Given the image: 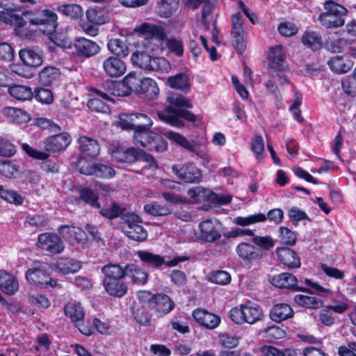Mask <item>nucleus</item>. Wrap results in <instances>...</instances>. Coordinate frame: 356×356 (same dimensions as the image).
Returning a JSON list of instances; mask_svg holds the SVG:
<instances>
[{
	"mask_svg": "<svg viewBox=\"0 0 356 356\" xmlns=\"http://www.w3.org/2000/svg\"><path fill=\"white\" fill-rule=\"evenodd\" d=\"M135 132L133 140L136 145H140L148 151L163 152L168 148V143L160 135L149 131L152 120L143 113H134Z\"/></svg>",
	"mask_w": 356,
	"mask_h": 356,
	"instance_id": "nucleus-1",
	"label": "nucleus"
},
{
	"mask_svg": "<svg viewBox=\"0 0 356 356\" xmlns=\"http://www.w3.org/2000/svg\"><path fill=\"white\" fill-rule=\"evenodd\" d=\"M166 99L170 106H165L163 110L157 111V115L162 122L172 127H183L184 123L181 119L192 122L196 121V115L192 112L172 106L191 108L192 104L189 99L181 94L174 92L168 94Z\"/></svg>",
	"mask_w": 356,
	"mask_h": 356,
	"instance_id": "nucleus-2",
	"label": "nucleus"
},
{
	"mask_svg": "<svg viewBox=\"0 0 356 356\" xmlns=\"http://www.w3.org/2000/svg\"><path fill=\"white\" fill-rule=\"evenodd\" d=\"M305 284L309 287L304 288L298 284L297 278L291 273H283L272 277V284L276 287L281 289H291L296 291H307L312 293L322 295L330 292L328 289L324 288L310 280H305Z\"/></svg>",
	"mask_w": 356,
	"mask_h": 356,
	"instance_id": "nucleus-3",
	"label": "nucleus"
},
{
	"mask_svg": "<svg viewBox=\"0 0 356 356\" xmlns=\"http://www.w3.org/2000/svg\"><path fill=\"white\" fill-rule=\"evenodd\" d=\"M131 61L146 72L168 73L171 69L170 63L165 58L151 56L143 51L133 54Z\"/></svg>",
	"mask_w": 356,
	"mask_h": 356,
	"instance_id": "nucleus-4",
	"label": "nucleus"
},
{
	"mask_svg": "<svg viewBox=\"0 0 356 356\" xmlns=\"http://www.w3.org/2000/svg\"><path fill=\"white\" fill-rule=\"evenodd\" d=\"M231 320L236 324L241 325L244 323L254 324L261 321L264 316L261 307L252 302L242 304L240 308H232L229 312Z\"/></svg>",
	"mask_w": 356,
	"mask_h": 356,
	"instance_id": "nucleus-5",
	"label": "nucleus"
},
{
	"mask_svg": "<svg viewBox=\"0 0 356 356\" xmlns=\"http://www.w3.org/2000/svg\"><path fill=\"white\" fill-rule=\"evenodd\" d=\"M325 12L318 16L322 26L329 28H338L343 25L345 16L348 12L343 6L333 1H326L324 4Z\"/></svg>",
	"mask_w": 356,
	"mask_h": 356,
	"instance_id": "nucleus-6",
	"label": "nucleus"
},
{
	"mask_svg": "<svg viewBox=\"0 0 356 356\" xmlns=\"http://www.w3.org/2000/svg\"><path fill=\"white\" fill-rule=\"evenodd\" d=\"M248 33L243 27L242 16L240 13L231 17V38L232 45L236 51L242 54L247 46Z\"/></svg>",
	"mask_w": 356,
	"mask_h": 356,
	"instance_id": "nucleus-7",
	"label": "nucleus"
},
{
	"mask_svg": "<svg viewBox=\"0 0 356 356\" xmlns=\"http://www.w3.org/2000/svg\"><path fill=\"white\" fill-rule=\"evenodd\" d=\"M124 222L122 223V229L129 238L141 242L147 238L145 229L139 223L141 218L136 214L127 213L124 215Z\"/></svg>",
	"mask_w": 356,
	"mask_h": 356,
	"instance_id": "nucleus-8",
	"label": "nucleus"
},
{
	"mask_svg": "<svg viewBox=\"0 0 356 356\" xmlns=\"http://www.w3.org/2000/svg\"><path fill=\"white\" fill-rule=\"evenodd\" d=\"M172 172L181 181L188 184H199L202 181L201 170L191 163L172 165Z\"/></svg>",
	"mask_w": 356,
	"mask_h": 356,
	"instance_id": "nucleus-9",
	"label": "nucleus"
},
{
	"mask_svg": "<svg viewBox=\"0 0 356 356\" xmlns=\"http://www.w3.org/2000/svg\"><path fill=\"white\" fill-rule=\"evenodd\" d=\"M25 276L31 284L54 286L56 284V281L49 277L47 272V264L40 262H35L33 267L26 271Z\"/></svg>",
	"mask_w": 356,
	"mask_h": 356,
	"instance_id": "nucleus-10",
	"label": "nucleus"
},
{
	"mask_svg": "<svg viewBox=\"0 0 356 356\" xmlns=\"http://www.w3.org/2000/svg\"><path fill=\"white\" fill-rule=\"evenodd\" d=\"M37 245L49 254H60L65 249V245L61 238L58 234L51 232L39 234Z\"/></svg>",
	"mask_w": 356,
	"mask_h": 356,
	"instance_id": "nucleus-11",
	"label": "nucleus"
},
{
	"mask_svg": "<svg viewBox=\"0 0 356 356\" xmlns=\"http://www.w3.org/2000/svg\"><path fill=\"white\" fill-rule=\"evenodd\" d=\"M149 305L157 316L161 317L170 312L175 307L173 300L164 293L153 295L149 300Z\"/></svg>",
	"mask_w": 356,
	"mask_h": 356,
	"instance_id": "nucleus-12",
	"label": "nucleus"
},
{
	"mask_svg": "<svg viewBox=\"0 0 356 356\" xmlns=\"http://www.w3.org/2000/svg\"><path fill=\"white\" fill-rule=\"evenodd\" d=\"M201 238L209 242L215 241L221 237V223L217 220L208 219L200 225Z\"/></svg>",
	"mask_w": 356,
	"mask_h": 356,
	"instance_id": "nucleus-13",
	"label": "nucleus"
},
{
	"mask_svg": "<svg viewBox=\"0 0 356 356\" xmlns=\"http://www.w3.org/2000/svg\"><path fill=\"white\" fill-rule=\"evenodd\" d=\"M90 99L88 102V107L92 110L100 113H106L109 108L106 104L103 101H112L109 95L99 89L91 88Z\"/></svg>",
	"mask_w": 356,
	"mask_h": 356,
	"instance_id": "nucleus-14",
	"label": "nucleus"
},
{
	"mask_svg": "<svg viewBox=\"0 0 356 356\" xmlns=\"http://www.w3.org/2000/svg\"><path fill=\"white\" fill-rule=\"evenodd\" d=\"M71 143V137L67 133L51 136L43 142V147L47 152H56L66 149Z\"/></svg>",
	"mask_w": 356,
	"mask_h": 356,
	"instance_id": "nucleus-15",
	"label": "nucleus"
},
{
	"mask_svg": "<svg viewBox=\"0 0 356 356\" xmlns=\"http://www.w3.org/2000/svg\"><path fill=\"white\" fill-rule=\"evenodd\" d=\"M125 277L129 278L133 284L143 286L147 282L149 275L140 266L129 264L125 266Z\"/></svg>",
	"mask_w": 356,
	"mask_h": 356,
	"instance_id": "nucleus-16",
	"label": "nucleus"
},
{
	"mask_svg": "<svg viewBox=\"0 0 356 356\" xmlns=\"http://www.w3.org/2000/svg\"><path fill=\"white\" fill-rule=\"evenodd\" d=\"M105 73L111 77H119L126 71L125 63L118 58L111 56L103 62Z\"/></svg>",
	"mask_w": 356,
	"mask_h": 356,
	"instance_id": "nucleus-17",
	"label": "nucleus"
},
{
	"mask_svg": "<svg viewBox=\"0 0 356 356\" xmlns=\"http://www.w3.org/2000/svg\"><path fill=\"white\" fill-rule=\"evenodd\" d=\"M74 47L79 55L86 58L96 55L100 50L96 42L84 38L77 39Z\"/></svg>",
	"mask_w": 356,
	"mask_h": 356,
	"instance_id": "nucleus-18",
	"label": "nucleus"
},
{
	"mask_svg": "<svg viewBox=\"0 0 356 356\" xmlns=\"http://www.w3.org/2000/svg\"><path fill=\"white\" fill-rule=\"evenodd\" d=\"M102 284L106 292L113 297L122 298L128 291V284L124 278L102 281Z\"/></svg>",
	"mask_w": 356,
	"mask_h": 356,
	"instance_id": "nucleus-19",
	"label": "nucleus"
},
{
	"mask_svg": "<svg viewBox=\"0 0 356 356\" xmlns=\"http://www.w3.org/2000/svg\"><path fill=\"white\" fill-rule=\"evenodd\" d=\"M111 156L117 162L131 163L137 160L139 152L134 147H118L112 150Z\"/></svg>",
	"mask_w": 356,
	"mask_h": 356,
	"instance_id": "nucleus-20",
	"label": "nucleus"
},
{
	"mask_svg": "<svg viewBox=\"0 0 356 356\" xmlns=\"http://www.w3.org/2000/svg\"><path fill=\"white\" fill-rule=\"evenodd\" d=\"M80 152L86 156L95 158L100 152L98 142L90 137L82 136L78 139Z\"/></svg>",
	"mask_w": 356,
	"mask_h": 356,
	"instance_id": "nucleus-21",
	"label": "nucleus"
},
{
	"mask_svg": "<svg viewBox=\"0 0 356 356\" xmlns=\"http://www.w3.org/2000/svg\"><path fill=\"white\" fill-rule=\"evenodd\" d=\"M193 316L197 322L210 330L216 328L220 323L218 316L203 309H195L193 312Z\"/></svg>",
	"mask_w": 356,
	"mask_h": 356,
	"instance_id": "nucleus-22",
	"label": "nucleus"
},
{
	"mask_svg": "<svg viewBox=\"0 0 356 356\" xmlns=\"http://www.w3.org/2000/svg\"><path fill=\"white\" fill-rule=\"evenodd\" d=\"M280 261L289 268H299L301 265L300 259L297 254L289 248H278L276 250Z\"/></svg>",
	"mask_w": 356,
	"mask_h": 356,
	"instance_id": "nucleus-23",
	"label": "nucleus"
},
{
	"mask_svg": "<svg viewBox=\"0 0 356 356\" xmlns=\"http://www.w3.org/2000/svg\"><path fill=\"white\" fill-rule=\"evenodd\" d=\"M88 20L92 24H104L109 20L108 10L104 6H96L91 7L86 11Z\"/></svg>",
	"mask_w": 356,
	"mask_h": 356,
	"instance_id": "nucleus-24",
	"label": "nucleus"
},
{
	"mask_svg": "<svg viewBox=\"0 0 356 356\" xmlns=\"http://www.w3.org/2000/svg\"><path fill=\"white\" fill-rule=\"evenodd\" d=\"M0 289L7 295H14L19 289V282L13 275L0 270Z\"/></svg>",
	"mask_w": 356,
	"mask_h": 356,
	"instance_id": "nucleus-25",
	"label": "nucleus"
},
{
	"mask_svg": "<svg viewBox=\"0 0 356 356\" xmlns=\"http://www.w3.org/2000/svg\"><path fill=\"white\" fill-rule=\"evenodd\" d=\"M0 21L6 24L14 25L18 27L23 26L26 22L20 15H17L15 10L8 8L6 5L0 4Z\"/></svg>",
	"mask_w": 356,
	"mask_h": 356,
	"instance_id": "nucleus-26",
	"label": "nucleus"
},
{
	"mask_svg": "<svg viewBox=\"0 0 356 356\" xmlns=\"http://www.w3.org/2000/svg\"><path fill=\"white\" fill-rule=\"evenodd\" d=\"M236 250L243 260L252 261L261 257L260 250L250 243H241L237 245Z\"/></svg>",
	"mask_w": 356,
	"mask_h": 356,
	"instance_id": "nucleus-27",
	"label": "nucleus"
},
{
	"mask_svg": "<svg viewBox=\"0 0 356 356\" xmlns=\"http://www.w3.org/2000/svg\"><path fill=\"white\" fill-rule=\"evenodd\" d=\"M167 83L170 88L182 92H187L191 90L190 79L186 73L181 72L169 76Z\"/></svg>",
	"mask_w": 356,
	"mask_h": 356,
	"instance_id": "nucleus-28",
	"label": "nucleus"
},
{
	"mask_svg": "<svg viewBox=\"0 0 356 356\" xmlns=\"http://www.w3.org/2000/svg\"><path fill=\"white\" fill-rule=\"evenodd\" d=\"M269 65L272 68L283 70L285 67V53L282 46L277 45L270 48L268 54Z\"/></svg>",
	"mask_w": 356,
	"mask_h": 356,
	"instance_id": "nucleus-29",
	"label": "nucleus"
},
{
	"mask_svg": "<svg viewBox=\"0 0 356 356\" xmlns=\"http://www.w3.org/2000/svg\"><path fill=\"white\" fill-rule=\"evenodd\" d=\"M101 272L103 274L102 281H108L125 277V266L118 264H108L104 266Z\"/></svg>",
	"mask_w": 356,
	"mask_h": 356,
	"instance_id": "nucleus-30",
	"label": "nucleus"
},
{
	"mask_svg": "<svg viewBox=\"0 0 356 356\" xmlns=\"http://www.w3.org/2000/svg\"><path fill=\"white\" fill-rule=\"evenodd\" d=\"M293 315L292 308L287 304H277L270 310V317L275 322H282Z\"/></svg>",
	"mask_w": 356,
	"mask_h": 356,
	"instance_id": "nucleus-31",
	"label": "nucleus"
},
{
	"mask_svg": "<svg viewBox=\"0 0 356 356\" xmlns=\"http://www.w3.org/2000/svg\"><path fill=\"white\" fill-rule=\"evenodd\" d=\"M327 64L333 72L339 74L346 73L353 66V63L350 60L339 56L332 57L327 61Z\"/></svg>",
	"mask_w": 356,
	"mask_h": 356,
	"instance_id": "nucleus-32",
	"label": "nucleus"
},
{
	"mask_svg": "<svg viewBox=\"0 0 356 356\" xmlns=\"http://www.w3.org/2000/svg\"><path fill=\"white\" fill-rule=\"evenodd\" d=\"M65 314L75 323L82 322L85 312L80 302L72 301L68 302L64 308Z\"/></svg>",
	"mask_w": 356,
	"mask_h": 356,
	"instance_id": "nucleus-33",
	"label": "nucleus"
},
{
	"mask_svg": "<svg viewBox=\"0 0 356 356\" xmlns=\"http://www.w3.org/2000/svg\"><path fill=\"white\" fill-rule=\"evenodd\" d=\"M136 255L140 261L149 267L159 268L165 263L164 258L159 254L144 250H139Z\"/></svg>",
	"mask_w": 356,
	"mask_h": 356,
	"instance_id": "nucleus-34",
	"label": "nucleus"
},
{
	"mask_svg": "<svg viewBox=\"0 0 356 356\" xmlns=\"http://www.w3.org/2000/svg\"><path fill=\"white\" fill-rule=\"evenodd\" d=\"M19 57L26 65L30 67H39L43 62L40 54L33 49L21 50Z\"/></svg>",
	"mask_w": 356,
	"mask_h": 356,
	"instance_id": "nucleus-35",
	"label": "nucleus"
},
{
	"mask_svg": "<svg viewBox=\"0 0 356 356\" xmlns=\"http://www.w3.org/2000/svg\"><path fill=\"white\" fill-rule=\"evenodd\" d=\"M294 302L303 307L316 309L323 306V301L316 297L298 294L294 296Z\"/></svg>",
	"mask_w": 356,
	"mask_h": 356,
	"instance_id": "nucleus-36",
	"label": "nucleus"
},
{
	"mask_svg": "<svg viewBox=\"0 0 356 356\" xmlns=\"http://www.w3.org/2000/svg\"><path fill=\"white\" fill-rule=\"evenodd\" d=\"M57 268L64 274L74 273L81 268V263L74 259L60 258L57 262Z\"/></svg>",
	"mask_w": 356,
	"mask_h": 356,
	"instance_id": "nucleus-37",
	"label": "nucleus"
},
{
	"mask_svg": "<svg viewBox=\"0 0 356 356\" xmlns=\"http://www.w3.org/2000/svg\"><path fill=\"white\" fill-rule=\"evenodd\" d=\"M137 92L145 93L151 99L155 98L159 93V88L154 80L150 78L141 79Z\"/></svg>",
	"mask_w": 356,
	"mask_h": 356,
	"instance_id": "nucleus-38",
	"label": "nucleus"
},
{
	"mask_svg": "<svg viewBox=\"0 0 356 356\" xmlns=\"http://www.w3.org/2000/svg\"><path fill=\"white\" fill-rule=\"evenodd\" d=\"M57 19V15L52 10L44 9L40 12L38 15L31 19L30 22L34 25L50 24L54 28V23Z\"/></svg>",
	"mask_w": 356,
	"mask_h": 356,
	"instance_id": "nucleus-39",
	"label": "nucleus"
},
{
	"mask_svg": "<svg viewBox=\"0 0 356 356\" xmlns=\"http://www.w3.org/2000/svg\"><path fill=\"white\" fill-rule=\"evenodd\" d=\"M59 69L48 66L44 67L39 74V79L43 85H51L54 83L60 76Z\"/></svg>",
	"mask_w": 356,
	"mask_h": 356,
	"instance_id": "nucleus-40",
	"label": "nucleus"
},
{
	"mask_svg": "<svg viewBox=\"0 0 356 356\" xmlns=\"http://www.w3.org/2000/svg\"><path fill=\"white\" fill-rule=\"evenodd\" d=\"M108 50L118 57H126L129 54V48L126 42L120 39L114 38L107 44Z\"/></svg>",
	"mask_w": 356,
	"mask_h": 356,
	"instance_id": "nucleus-41",
	"label": "nucleus"
},
{
	"mask_svg": "<svg viewBox=\"0 0 356 356\" xmlns=\"http://www.w3.org/2000/svg\"><path fill=\"white\" fill-rule=\"evenodd\" d=\"M179 0H160L157 3V13L161 17H168L175 11Z\"/></svg>",
	"mask_w": 356,
	"mask_h": 356,
	"instance_id": "nucleus-42",
	"label": "nucleus"
},
{
	"mask_svg": "<svg viewBox=\"0 0 356 356\" xmlns=\"http://www.w3.org/2000/svg\"><path fill=\"white\" fill-rule=\"evenodd\" d=\"M8 91L11 96L21 101L31 100L33 96L31 88L28 86L19 85L13 86L9 87Z\"/></svg>",
	"mask_w": 356,
	"mask_h": 356,
	"instance_id": "nucleus-43",
	"label": "nucleus"
},
{
	"mask_svg": "<svg viewBox=\"0 0 356 356\" xmlns=\"http://www.w3.org/2000/svg\"><path fill=\"white\" fill-rule=\"evenodd\" d=\"M163 135L188 151L195 152V145L180 134L172 131H166L163 133Z\"/></svg>",
	"mask_w": 356,
	"mask_h": 356,
	"instance_id": "nucleus-44",
	"label": "nucleus"
},
{
	"mask_svg": "<svg viewBox=\"0 0 356 356\" xmlns=\"http://www.w3.org/2000/svg\"><path fill=\"white\" fill-rule=\"evenodd\" d=\"M144 210L147 213L154 216H168L172 213L171 208L157 202H152L144 205Z\"/></svg>",
	"mask_w": 356,
	"mask_h": 356,
	"instance_id": "nucleus-45",
	"label": "nucleus"
},
{
	"mask_svg": "<svg viewBox=\"0 0 356 356\" xmlns=\"http://www.w3.org/2000/svg\"><path fill=\"white\" fill-rule=\"evenodd\" d=\"M303 44L312 50H318L322 47L321 37L314 31H306L302 37Z\"/></svg>",
	"mask_w": 356,
	"mask_h": 356,
	"instance_id": "nucleus-46",
	"label": "nucleus"
},
{
	"mask_svg": "<svg viewBox=\"0 0 356 356\" xmlns=\"http://www.w3.org/2000/svg\"><path fill=\"white\" fill-rule=\"evenodd\" d=\"M4 113L17 124L26 123L31 120L30 115L26 111L15 107L6 108Z\"/></svg>",
	"mask_w": 356,
	"mask_h": 356,
	"instance_id": "nucleus-47",
	"label": "nucleus"
},
{
	"mask_svg": "<svg viewBox=\"0 0 356 356\" xmlns=\"http://www.w3.org/2000/svg\"><path fill=\"white\" fill-rule=\"evenodd\" d=\"M79 197L86 204H89L95 209H100L99 197L92 191L89 188H81L79 191Z\"/></svg>",
	"mask_w": 356,
	"mask_h": 356,
	"instance_id": "nucleus-48",
	"label": "nucleus"
},
{
	"mask_svg": "<svg viewBox=\"0 0 356 356\" xmlns=\"http://www.w3.org/2000/svg\"><path fill=\"white\" fill-rule=\"evenodd\" d=\"M204 6L202 10V22L206 29H209L213 19V10L215 9V3L210 1L206 0L203 2Z\"/></svg>",
	"mask_w": 356,
	"mask_h": 356,
	"instance_id": "nucleus-49",
	"label": "nucleus"
},
{
	"mask_svg": "<svg viewBox=\"0 0 356 356\" xmlns=\"http://www.w3.org/2000/svg\"><path fill=\"white\" fill-rule=\"evenodd\" d=\"M0 198L9 203L15 204L16 205H21L24 202L23 197L16 191L13 190H7L2 186H0Z\"/></svg>",
	"mask_w": 356,
	"mask_h": 356,
	"instance_id": "nucleus-50",
	"label": "nucleus"
},
{
	"mask_svg": "<svg viewBox=\"0 0 356 356\" xmlns=\"http://www.w3.org/2000/svg\"><path fill=\"white\" fill-rule=\"evenodd\" d=\"M266 220V216L264 213H259L248 217H236L234 218V222L240 226H247L259 222H264Z\"/></svg>",
	"mask_w": 356,
	"mask_h": 356,
	"instance_id": "nucleus-51",
	"label": "nucleus"
},
{
	"mask_svg": "<svg viewBox=\"0 0 356 356\" xmlns=\"http://www.w3.org/2000/svg\"><path fill=\"white\" fill-rule=\"evenodd\" d=\"M341 85L343 91L351 97H356V69L352 76L342 79Z\"/></svg>",
	"mask_w": 356,
	"mask_h": 356,
	"instance_id": "nucleus-52",
	"label": "nucleus"
},
{
	"mask_svg": "<svg viewBox=\"0 0 356 356\" xmlns=\"http://www.w3.org/2000/svg\"><path fill=\"white\" fill-rule=\"evenodd\" d=\"M58 10L72 19L79 17L83 12L80 6L74 3L62 5L58 8Z\"/></svg>",
	"mask_w": 356,
	"mask_h": 356,
	"instance_id": "nucleus-53",
	"label": "nucleus"
},
{
	"mask_svg": "<svg viewBox=\"0 0 356 356\" xmlns=\"http://www.w3.org/2000/svg\"><path fill=\"white\" fill-rule=\"evenodd\" d=\"M99 209V213L102 216L109 219L115 218L123 212V209L116 203H113L108 207H105L102 209L100 208Z\"/></svg>",
	"mask_w": 356,
	"mask_h": 356,
	"instance_id": "nucleus-54",
	"label": "nucleus"
},
{
	"mask_svg": "<svg viewBox=\"0 0 356 356\" xmlns=\"http://www.w3.org/2000/svg\"><path fill=\"white\" fill-rule=\"evenodd\" d=\"M251 150L258 161L262 159V154L264 151V140L260 135H256L251 141Z\"/></svg>",
	"mask_w": 356,
	"mask_h": 356,
	"instance_id": "nucleus-55",
	"label": "nucleus"
},
{
	"mask_svg": "<svg viewBox=\"0 0 356 356\" xmlns=\"http://www.w3.org/2000/svg\"><path fill=\"white\" fill-rule=\"evenodd\" d=\"M135 320L141 325L148 326L150 325L151 316L148 311L143 307L136 308L133 312Z\"/></svg>",
	"mask_w": 356,
	"mask_h": 356,
	"instance_id": "nucleus-56",
	"label": "nucleus"
},
{
	"mask_svg": "<svg viewBox=\"0 0 356 356\" xmlns=\"http://www.w3.org/2000/svg\"><path fill=\"white\" fill-rule=\"evenodd\" d=\"M35 99L42 104H49L54 100L52 92L47 88H39L35 90Z\"/></svg>",
	"mask_w": 356,
	"mask_h": 356,
	"instance_id": "nucleus-57",
	"label": "nucleus"
},
{
	"mask_svg": "<svg viewBox=\"0 0 356 356\" xmlns=\"http://www.w3.org/2000/svg\"><path fill=\"white\" fill-rule=\"evenodd\" d=\"M252 242L261 250L268 251L274 246V241L270 236H254Z\"/></svg>",
	"mask_w": 356,
	"mask_h": 356,
	"instance_id": "nucleus-58",
	"label": "nucleus"
},
{
	"mask_svg": "<svg viewBox=\"0 0 356 356\" xmlns=\"http://www.w3.org/2000/svg\"><path fill=\"white\" fill-rule=\"evenodd\" d=\"M115 170L111 165L102 163H97L95 176L104 179H111L115 177Z\"/></svg>",
	"mask_w": 356,
	"mask_h": 356,
	"instance_id": "nucleus-59",
	"label": "nucleus"
},
{
	"mask_svg": "<svg viewBox=\"0 0 356 356\" xmlns=\"http://www.w3.org/2000/svg\"><path fill=\"white\" fill-rule=\"evenodd\" d=\"M219 341L222 346L233 348L238 345L239 338L235 335L224 333L219 335Z\"/></svg>",
	"mask_w": 356,
	"mask_h": 356,
	"instance_id": "nucleus-60",
	"label": "nucleus"
},
{
	"mask_svg": "<svg viewBox=\"0 0 356 356\" xmlns=\"http://www.w3.org/2000/svg\"><path fill=\"white\" fill-rule=\"evenodd\" d=\"M141 79L136 76L134 72H129L122 80V83L131 90H138Z\"/></svg>",
	"mask_w": 356,
	"mask_h": 356,
	"instance_id": "nucleus-61",
	"label": "nucleus"
},
{
	"mask_svg": "<svg viewBox=\"0 0 356 356\" xmlns=\"http://www.w3.org/2000/svg\"><path fill=\"white\" fill-rule=\"evenodd\" d=\"M135 118L134 113L130 115L122 114L120 115L118 125L122 129H131L135 131Z\"/></svg>",
	"mask_w": 356,
	"mask_h": 356,
	"instance_id": "nucleus-62",
	"label": "nucleus"
},
{
	"mask_svg": "<svg viewBox=\"0 0 356 356\" xmlns=\"http://www.w3.org/2000/svg\"><path fill=\"white\" fill-rule=\"evenodd\" d=\"M321 268L327 276L335 280H342L345 276L343 271L325 264H321Z\"/></svg>",
	"mask_w": 356,
	"mask_h": 356,
	"instance_id": "nucleus-63",
	"label": "nucleus"
},
{
	"mask_svg": "<svg viewBox=\"0 0 356 356\" xmlns=\"http://www.w3.org/2000/svg\"><path fill=\"white\" fill-rule=\"evenodd\" d=\"M338 352L340 356H356V342H348L340 346Z\"/></svg>",
	"mask_w": 356,
	"mask_h": 356,
	"instance_id": "nucleus-64",
	"label": "nucleus"
}]
</instances>
